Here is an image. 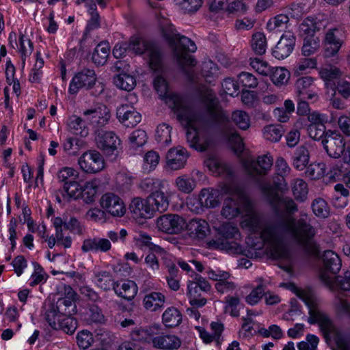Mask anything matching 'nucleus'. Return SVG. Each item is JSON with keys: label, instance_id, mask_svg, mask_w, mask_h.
<instances>
[{"label": "nucleus", "instance_id": "obj_1", "mask_svg": "<svg viewBox=\"0 0 350 350\" xmlns=\"http://www.w3.org/2000/svg\"><path fill=\"white\" fill-rule=\"evenodd\" d=\"M310 215L301 211L299 218L287 215L281 217L275 225L265 226L260 237L271 256L276 258L288 259L291 252L284 243L286 239L311 256L320 254V245L315 239L316 227L312 225Z\"/></svg>", "mask_w": 350, "mask_h": 350}, {"label": "nucleus", "instance_id": "obj_2", "mask_svg": "<svg viewBox=\"0 0 350 350\" xmlns=\"http://www.w3.org/2000/svg\"><path fill=\"white\" fill-rule=\"evenodd\" d=\"M168 99L177 118L186 127V138L189 146L200 152L205 151L208 143L201 142L198 136L200 129L206 124L204 118L188 106L179 95L171 94Z\"/></svg>", "mask_w": 350, "mask_h": 350}, {"label": "nucleus", "instance_id": "obj_3", "mask_svg": "<svg viewBox=\"0 0 350 350\" xmlns=\"http://www.w3.org/2000/svg\"><path fill=\"white\" fill-rule=\"evenodd\" d=\"M163 36L172 50L173 55L182 70L189 79L191 74L187 68H193L197 64L196 59L189 53H194L197 46L190 38L177 33L167 19L163 18L159 22Z\"/></svg>", "mask_w": 350, "mask_h": 350}, {"label": "nucleus", "instance_id": "obj_4", "mask_svg": "<svg viewBox=\"0 0 350 350\" xmlns=\"http://www.w3.org/2000/svg\"><path fill=\"white\" fill-rule=\"evenodd\" d=\"M202 103L206 111L221 129L224 136L234 148L241 149L243 146L242 139L237 131L231 126L228 116L219 106L218 100L211 90H206L202 97Z\"/></svg>", "mask_w": 350, "mask_h": 350}, {"label": "nucleus", "instance_id": "obj_5", "mask_svg": "<svg viewBox=\"0 0 350 350\" xmlns=\"http://www.w3.org/2000/svg\"><path fill=\"white\" fill-rule=\"evenodd\" d=\"M133 49L137 53H145L148 57L150 68L157 73L153 80L155 90L161 97H164L167 93L168 85L165 79L161 75L163 71V57L160 48L152 43L142 42L135 44L133 43Z\"/></svg>", "mask_w": 350, "mask_h": 350}, {"label": "nucleus", "instance_id": "obj_6", "mask_svg": "<svg viewBox=\"0 0 350 350\" xmlns=\"http://www.w3.org/2000/svg\"><path fill=\"white\" fill-rule=\"evenodd\" d=\"M222 191L230 196L224 200L223 204L221 214L224 217L231 219L243 214V211H250L251 201L239 187L225 185Z\"/></svg>", "mask_w": 350, "mask_h": 350}, {"label": "nucleus", "instance_id": "obj_7", "mask_svg": "<svg viewBox=\"0 0 350 350\" xmlns=\"http://www.w3.org/2000/svg\"><path fill=\"white\" fill-rule=\"evenodd\" d=\"M240 238L237 227L230 223L223 224L218 228V237L210 241L211 246L232 254H241L242 247L237 242Z\"/></svg>", "mask_w": 350, "mask_h": 350}, {"label": "nucleus", "instance_id": "obj_8", "mask_svg": "<svg viewBox=\"0 0 350 350\" xmlns=\"http://www.w3.org/2000/svg\"><path fill=\"white\" fill-rule=\"evenodd\" d=\"M310 324L318 323L326 341L333 340L339 350H350V346L344 340L330 319L317 310L310 311Z\"/></svg>", "mask_w": 350, "mask_h": 350}, {"label": "nucleus", "instance_id": "obj_9", "mask_svg": "<svg viewBox=\"0 0 350 350\" xmlns=\"http://www.w3.org/2000/svg\"><path fill=\"white\" fill-rule=\"evenodd\" d=\"M321 144L329 157L338 159L342 156L344 163H350V147L346 148V141L338 131L328 130Z\"/></svg>", "mask_w": 350, "mask_h": 350}, {"label": "nucleus", "instance_id": "obj_10", "mask_svg": "<svg viewBox=\"0 0 350 350\" xmlns=\"http://www.w3.org/2000/svg\"><path fill=\"white\" fill-rule=\"evenodd\" d=\"M323 267L319 273L321 280L327 286H332L336 274L341 268V260L332 250H326L322 257Z\"/></svg>", "mask_w": 350, "mask_h": 350}, {"label": "nucleus", "instance_id": "obj_11", "mask_svg": "<svg viewBox=\"0 0 350 350\" xmlns=\"http://www.w3.org/2000/svg\"><path fill=\"white\" fill-rule=\"evenodd\" d=\"M126 99L128 103L122 104L117 108V118L125 126L134 127L142 120L141 114L133 107L137 102V98L135 94H129Z\"/></svg>", "mask_w": 350, "mask_h": 350}, {"label": "nucleus", "instance_id": "obj_12", "mask_svg": "<svg viewBox=\"0 0 350 350\" xmlns=\"http://www.w3.org/2000/svg\"><path fill=\"white\" fill-rule=\"evenodd\" d=\"M95 142L106 157L117 156L118 146L120 144L118 137L113 131H95Z\"/></svg>", "mask_w": 350, "mask_h": 350}, {"label": "nucleus", "instance_id": "obj_13", "mask_svg": "<svg viewBox=\"0 0 350 350\" xmlns=\"http://www.w3.org/2000/svg\"><path fill=\"white\" fill-rule=\"evenodd\" d=\"M81 170L87 174H96L105 168L103 155L96 150L85 152L78 159Z\"/></svg>", "mask_w": 350, "mask_h": 350}, {"label": "nucleus", "instance_id": "obj_14", "mask_svg": "<svg viewBox=\"0 0 350 350\" xmlns=\"http://www.w3.org/2000/svg\"><path fill=\"white\" fill-rule=\"evenodd\" d=\"M264 192L275 213L280 212V205H282L286 213L290 215L295 214L298 211V206L292 198L289 197L281 198L271 187H265Z\"/></svg>", "mask_w": 350, "mask_h": 350}, {"label": "nucleus", "instance_id": "obj_15", "mask_svg": "<svg viewBox=\"0 0 350 350\" xmlns=\"http://www.w3.org/2000/svg\"><path fill=\"white\" fill-rule=\"evenodd\" d=\"M159 230L167 234H178L186 227V221L183 217L176 214H166L157 219Z\"/></svg>", "mask_w": 350, "mask_h": 350}, {"label": "nucleus", "instance_id": "obj_16", "mask_svg": "<svg viewBox=\"0 0 350 350\" xmlns=\"http://www.w3.org/2000/svg\"><path fill=\"white\" fill-rule=\"evenodd\" d=\"M345 31L341 27L331 28L325 36L324 55L331 57L336 55L345 40Z\"/></svg>", "mask_w": 350, "mask_h": 350}, {"label": "nucleus", "instance_id": "obj_17", "mask_svg": "<svg viewBox=\"0 0 350 350\" xmlns=\"http://www.w3.org/2000/svg\"><path fill=\"white\" fill-rule=\"evenodd\" d=\"M96 75L94 70L84 68L77 72L72 78L70 84L69 92L75 94L79 89L85 88L91 89L96 81Z\"/></svg>", "mask_w": 350, "mask_h": 350}, {"label": "nucleus", "instance_id": "obj_18", "mask_svg": "<svg viewBox=\"0 0 350 350\" xmlns=\"http://www.w3.org/2000/svg\"><path fill=\"white\" fill-rule=\"evenodd\" d=\"M83 116L87 121L97 128L106 125L111 118L110 110L105 105H98L94 108L84 111Z\"/></svg>", "mask_w": 350, "mask_h": 350}, {"label": "nucleus", "instance_id": "obj_19", "mask_svg": "<svg viewBox=\"0 0 350 350\" xmlns=\"http://www.w3.org/2000/svg\"><path fill=\"white\" fill-rule=\"evenodd\" d=\"M100 205L105 211L114 217H122L126 213V207L122 200L116 194L107 193L100 200Z\"/></svg>", "mask_w": 350, "mask_h": 350}, {"label": "nucleus", "instance_id": "obj_20", "mask_svg": "<svg viewBox=\"0 0 350 350\" xmlns=\"http://www.w3.org/2000/svg\"><path fill=\"white\" fill-rule=\"evenodd\" d=\"M245 167L251 175H264L271 170L273 165V158L266 154L259 156L257 160H247L245 162Z\"/></svg>", "mask_w": 350, "mask_h": 350}, {"label": "nucleus", "instance_id": "obj_21", "mask_svg": "<svg viewBox=\"0 0 350 350\" xmlns=\"http://www.w3.org/2000/svg\"><path fill=\"white\" fill-rule=\"evenodd\" d=\"M295 44V36L290 31H285L273 51V56L278 59H284L292 53Z\"/></svg>", "mask_w": 350, "mask_h": 350}, {"label": "nucleus", "instance_id": "obj_22", "mask_svg": "<svg viewBox=\"0 0 350 350\" xmlns=\"http://www.w3.org/2000/svg\"><path fill=\"white\" fill-rule=\"evenodd\" d=\"M55 315L44 314L45 320L53 329L62 330L68 334H72L75 332L77 323L74 318L71 317V315L59 316L60 323L54 320Z\"/></svg>", "mask_w": 350, "mask_h": 350}, {"label": "nucleus", "instance_id": "obj_23", "mask_svg": "<svg viewBox=\"0 0 350 350\" xmlns=\"http://www.w3.org/2000/svg\"><path fill=\"white\" fill-rule=\"evenodd\" d=\"M188 157L189 154L185 148H170L167 153L166 163L170 169L178 170L185 167Z\"/></svg>", "mask_w": 350, "mask_h": 350}, {"label": "nucleus", "instance_id": "obj_24", "mask_svg": "<svg viewBox=\"0 0 350 350\" xmlns=\"http://www.w3.org/2000/svg\"><path fill=\"white\" fill-rule=\"evenodd\" d=\"M111 241L107 238L93 237L83 240L81 250L84 253L101 252L107 253L111 249Z\"/></svg>", "mask_w": 350, "mask_h": 350}, {"label": "nucleus", "instance_id": "obj_25", "mask_svg": "<svg viewBox=\"0 0 350 350\" xmlns=\"http://www.w3.org/2000/svg\"><path fill=\"white\" fill-rule=\"evenodd\" d=\"M129 209L135 218H150L153 216V208H152L148 198L144 200L139 197L132 200Z\"/></svg>", "mask_w": 350, "mask_h": 350}, {"label": "nucleus", "instance_id": "obj_26", "mask_svg": "<svg viewBox=\"0 0 350 350\" xmlns=\"http://www.w3.org/2000/svg\"><path fill=\"white\" fill-rule=\"evenodd\" d=\"M75 308L74 300L70 298L61 297L58 299L55 304L50 303L48 305L44 314H55V311L59 310L61 314L72 315L75 312Z\"/></svg>", "mask_w": 350, "mask_h": 350}, {"label": "nucleus", "instance_id": "obj_27", "mask_svg": "<svg viewBox=\"0 0 350 350\" xmlns=\"http://www.w3.org/2000/svg\"><path fill=\"white\" fill-rule=\"evenodd\" d=\"M152 346L154 348L163 350L178 349L181 345L180 339L174 334H161L153 337Z\"/></svg>", "mask_w": 350, "mask_h": 350}, {"label": "nucleus", "instance_id": "obj_28", "mask_svg": "<svg viewBox=\"0 0 350 350\" xmlns=\"http://www.w3.org/2000/svg\"><path fill=\"white\" fill-rule=\"evenodd\" d=\"M113 290L118 297L128 301L133 299L137 293V286L132 280L116 282Z\"/></svg>", "mask_w": 350, "mask_h": 350}, {"label": "nucleus", "instance_id": "obj_29", "mask_svg": "<svg viewBox=\"0 0 350 350\" xmlns=\"http://www.w3.org/2000/svg\"><path fill=\"white\" fill-rule=\"evenodd\" d=\"M313 79L311 77H304L297 80L295 87L297 96L301 99H317V94L310 90Z\"/></svg>", "mask_w": 350, "mask_h": 350}, {"label": "nucleus", "instance_id": "obj_30", "mask_svg": "<svg viewBox=\"0 0 350 350\" xmlns=\"http://www.w3.org/2000/svg\"><path fill=\"white\" fill-rule=\"evenodd\" d=\"M220 191L218 189L208 187L202 189L200 192L201 204L204 208H213L220 204Z\"/></svg>", "mask_w": 350, "mask_h": 350}, {"label": "nucleus", "instance_id": "obj_31", "mask_svg": "<svg viewBox=\"0 0 350 350\" xmlns=\"http://www.w3.org/2000/svg\"><path fill=\"white\" fill-rule=\"evenodd\" d=\"M165 297L159 292H152L144 296L143 304L144 308L151 312H155L163 307Z\"/></svg>", "mask_w": 350, "mask_h": 350}, {"label": "nucleus", "instance_id": "obj_32", "mask_svg": "<svg viewBox=\"0 0 350 350\" xmlns=\"http://www.w3.org/2000/svg\"><path fill=\"white\" fill-rule=\"evenodd\" d=\"M148 202L153 208V213L155 211L163 213L169 207L168 197L161 189L154 192L153 194H150L148 197Z\"/></svg>", "mask_w": 350, "mask_h": 350}, {"label": "nucleus", "instance_id": "obj_33", "mask_svg": "<svg viewBox=\"0 0 350 350\" xmlns=\"http://www.w3.org/2000/svg\"><path fill=\"white\" fill-rule=\"evenodd\" d=\"M211 328L213 332V334H211L205 329L198 327L197 329L199 332L200 338L206 343H210L213 340H215L217 344L219 343V338L221 334L224 330V325L221 323L212 322L211 323Z\"/></svg>", "mask_w": 350, "mask_h": 350}, {"label": "nucleus", "instance_id": "obj_34", "mask_svg": "<svg viewBox=\"0 0 350 350\" xmlns=\"http://www.w3.org/2000/svg\"><path fill=\"white\" fill-rule=\"evenodd\" d=\"M310 152L305 146H300L296 148L293 157V165L299 171L304 170L308 165Z\"/></svg>", "mask_w": 350, "mask_h": 350}, {"label": "nucleus", "instance_id": "obj_35", "mask_svg": "<svg viewBox=\"0 0 350 350\" xmlns=\"http://www.w3.org/2000/svg\"><path fill=\"white\" fill-rule=\"evenodd\" d=\"M182 314L176 308H167L162 315V322L167 327H176L182 322Z\"/></svg>", "mask_w": 350, "mask_h": 350}, {"label": "nucleus", "instance_id": "obj_36", "mask_svg": "<svg viewBox=\"0 0 350 350\" xmlns=\"http://www.w3.org/2000/svg\"><path fill=\"white\" fill-rule=\"evenodd\" d=\"M199 287L196 284L189 281L187 284V295L189 296V303L194 308H200L204 306L207 300L202 297Z\"/></svg>", "mask_w": 350, "mask_h": 350}, {"label": "nucleus", "instance_id": "obj_37", "mask_svg": "<svg viewBox=\"0 0 350 350\" xmlns=\"http://www.w3.org/2000/svg\"><path fill=\"white\" fill-rule=\"evenodd\" d=\"M319 74L321 77L325 82L326 85L332 88L333 83H336L335 81L339 79L342 72L336 66L327 65L321 69Z\"/></svg>", "mask_w": 350, "mask_h": 350}, {"label": "nucleus", "instance_id": "obj_38", "mask_svg": "<svg viewBox=\"0 0 350 350\" xmlns=\"http://www.w3.org/2000/svg\"><path fill=\"white\" fill-rule=\"evenodd\" d=\"M110 46L108 42H101L94 49L92 53V62L97 66L104 65L108 59Z\"/></svg>", "mask_w": 350, "mask_h": 350}, {"label": "nucleus", "instance_id": "obj_39", "mask_svg": "<svg viewBox=\"0 0 350 350\" xmlns=\"http://www.w3.org/2000/svg\"><path fill=\"white\" fill-rule=\"evenodd\" d=\"M59 191L64 200L70 201L71 199H77L80 196L81 187L77 182L73 180L66 182L62 189H59Z\"/></svg>", "mask_w": 350, "mask_h": 350}, {"label": "nucleus", "instance_id": "obj_40", "mask_svg": "<svg viewBox=\"0 0 350 350\" xmlns=\"http://www.w3.org/2000/svg\"><path fill=\"white\" fill-rule=\"evenodd\" d=\"M189 230L198 239H204L209 232L208 223L201 219H193L189 224Z\"/></svg>", "mask_w": 350, "mask_h": 350}, {"label": "nucleus", "instance_id": "obj_41", "mask_svg": "<svg viewBox=\"0 0 350 350\" xmlns=\"http://www.w3.org/2000/svg\"><path fill=\"white\" fill-rule=\"evenodd\" d=\"M113 83L117 88L128 92L132 90L136 85L135 77L123 72L114 77Z\"/></svg>", "mask_w": 350, "mask_h": 350}, {"label": "nucleus", "instance_id": "obj_42", "mask_svg": "<svg viewBox=\"0 0 350 350\" xmlns=\"http://www.w3.org/2000/svg\"><path fill=\"white\" fill-rule=\"evenodd\" d=\"M269 75L273 83L278 87L286 84L290 78L289 71L283 67L272 68Z\"/></svg>", "mask_w": 350, "mask_h": 350}, {"label": "nucleus", "instance_id": "obj_43", "mask_svg": "<svg viewBox=\"0 0 350 350\" xmlns=\"http://www.w3.org/2000/svg\"><path fill=\"white\" fill-rule=\"evenodd\" d=\"M175 184L180 191L190 193L196 187V180L194 178L184 174L176 178Z\"/></svg>", "mask_w": 350, "mask_h": 350}, {"label": "nucleus", "instance_id": "obj_44", "mask_svg": "<svg viewBox=\"0 0 350 350\" xmlns=\"http://www.w3.org/2000/svg\"><path fill=\"white\" fill-rule=\"evenodd\" d=\"M284 133V130L281 124L267 125L262 130L264 137L271 142L280 141Z\"/></svg>", "mask_w": 350, "mask_h": 350}, {"label": "nucleus", "instance_id": "obj_45", "mask_svg": "<svg viewBox=\"0 0 350 350\" xmlns=\"http://www.w3.org/2000/svg\"><path fill=\"white\" fill-rule=\"evenodd\" d=\"M94 277L96 279V285L100 288L105 291H109L111 288L113 289L116 282L109 271H102L96 272L94 273Z\"/></svg>", "mask_w": 350, "mask_h": 350}, {"label": "nucleus", "instance_id": "obj_46", "mask_svg": "<svg viewBox=\"0 0 350 350\" xmlns=\"http://www.w3.org/2000/svg\"><path fill=\"white\" fill-rule=\"evenodd\" d=\"M292 191L295 200L303 202L307 199L308 185L302 179H295L292 183Z\"/></svg>", "mask_w": 350, "mask_h": 350}, {"label": "nucleus", "instance_id": "obj_47", "mask_svg": "<svg viewBox=\"0 0 350 350\" xmlns=\"http://www.w3.org/2000/svg\"><path fill=\"white\" fill-rule=\"evenodd\" d=\"M289 18L286 14H278L271 18L267 24V28L270 31H280L287 27Z\"/></svg>", "mask_w": 350, "mask_h": 350}, {"label": "nucleus", "instance_id": "obj_48", "mask_svg": "<svg viewBox=\"0 0 350 350\" xmlns=\"http://www.w3.org/2000/svg\"><path fill=\"white\" fill-rule=\"evenodd\" d=\"M233 123L241 130L246 131L250 126V117L244 111L237 110L232 113Z\"/></svg>", "mask_w": 350, "mask_h": 350}, {"label": "nucleus", "instance_id": "obj_49", "mask_svg": "<svg viewBox=\"0 0 350 350\" xmlns=\"http://www.w3.org/2000/svg\"><path fill=\"white\" fill-rule=\"evenodd\" d=\"M251 46L253 51L258 55L265 53L267 49V40L265 36L261 32H256L252 35Z\"/></svg>", "mask_w": 350, "mask_h": 350}, {"label": "nucleus", "instance_id": "obj_50", "mask_svg": "<svg viewBox=\"0 0 350 350\" xmlns=\"http://www.w3.org/2000/svg\"><path fill=\"white\" fill-rule=\"evenodd\" d=\"M311 207L314 214L321 218H326L329 215V207L326 201L321 198L313 200Z\"/></svg>", "mask_w": 350, "mask_h": 350}, {"label": "nucleus", "instance_id": "obj_51", "mask_svg": "<svg viewBox=\"0 0 350 350\" xmlns=\"http://www.w3.org/2000/svg\"><path fill=\"white\" fill-rule=\"evenodd\" d=\"M320 47V40L317 36L304 37L302 53L304 56H310L318 51Z\"/></svg>", "mask_w": 350, "mask_h": 350}, {"label": "nucleus", "instance_id": "obj_52", "mask_svg": "<svg viewBox=\"0 0 350 350\" xmlns=\"http://www.w3.org/2000/svg\"><path fill=\"white\" fill-rule=\"evenodd\" d=\"M163 186V182L157 178H147L142 180L139 185V187L146 193H150V194H153L154 192H156L161 189Z\"/></svg>", "mask_w": 350, "mask_h": 350}, {"label": "nucleus", "instance_id": "obj_53", "mask_svg": "<svg viewBox=\"0 0 350 350\" xmlns=\"http://www.w3.org/2000/svg\"><path fill=\"white\" fill-rule=\"evenodd\" d=\"M152 328H142L135 327L131 332V337L133 340L139 341V342H152Z\"/></svg>", "mask_w": 350, "mask_h": 350}, {"label": "nucleus", "instance_id": "obj_54", "mask_svg": "<svg viewBox=\"0 0 350 350\" xmlns=\"http://www.w3.org/2000/svg\"><path fill=\"white\" fill-rule=\"evenodd\" d=\"M243 214H244V217L241 221L242 227H245L252 230H254L258 226L260 223L259 217L254 212L252 203L250 211H243Z\"/></svg>", "mask_w": 350, "mask_h": 350}, {"label": "nucleus", "instance_id": "obj_55", "mask_svg": "<svg viewBox=\"0 0 350 350\" xmlns=\"http://www.w3.org/2000/svg\"><path fill=\"white\" fill-rule=\"evenodd\" d=\"M172 127L166 124H160L156 131V140L163 145H168L171 142Z\"/></svg>", "mask_w": 350, "mask_h": 350}, {"label": "nucleus", "instance_id": "obj_56", "mask_svg": "<svg viewBox=\"0 0 350 350\" xmlns=\"http://www.w3.org/2000/svg\"><path fill=\"white\" fill-rule=\"evenodd\" d=\"M68 126L70 130L75 135H80L85 137L88 134V131L84 126V122L82 118L72 116L70 118Z\"/></svg>", "mask_w": 350, "mask_h": 350}, {"label": "nucleus", "instance_id": "obj_57", "mask_svg": "<svg viewBox=\"0 0 350 350\" xmlns=\"http://www.w3.org/2000/svg\"><path fill=\"white\" fill-rule=\"evenodd\" d=\"M317 30V23L314 19L306 18L299 25V33L304 37L315 36Z\"/></svg>", "mask_w": 350, "mask_h": 350}, {"label": "nucleus", "instance_id": "obj_58", "mask_svg": "<svg viewBox=\"0 0 350 350\" xmlns=\"http://www.w3.org/2000/svg\"><path fill=\"white\" fill-rule=\"evenodd\" d=\"M306 174L312 179H319L326 174V165L324 163L311 164L307 167Z\"/></svg>", "mask_w": 350, "mask_h": 350}, {"label": "nucleus", "instance_id": "obj_59", "mask_svg": "<svg viewBox=\"0 0 350 350\" xmlns=\"http://www.w3.org/2000/svg\"><path fill=\"white\" fill-rule=\"evenodd\" d=\"M19 43L20 52L21 53L22 58V64L23 66H24L26 57L27 56H29L33 51V43L31 42L29 39L25 38L24 35H21L19 37Z\"/></svg>", "mask_w": 350, "mask_h": 350}, {"label": "nucleus", "instance_id": "obj_60", "mask_svg": "<svg viewBox=\"0 0 350 350\" xmlns=\"http://www.w3.org/2000/svg\"><path fill=\"white\" fill-rule=\"evenodd\" d=\"M77 341L79 347L85 350L94 342L92 334L88 330H82L77 334Z\"/></svg>", "mask_w": 350, "mask_h": 350}, {"label": "nucleus", "instance_id": "obj_61", "mask_svg": "<svg viewBox=\"0 0 350 350\" xmlns=\"http://www.w3.org/2000/svg\"><path fill=\"white\" fill-rule=\"evenodd\" d=\"M307 131L310 137L314 140H322L327 132L325 124H309Z\"/></svg>", "mask_w": 350, "mask_h": 350}, {"label": "nucleus", "instance_id": "obj_62", "mask_svg": "<svg viewBox=\"0 0 350 350\" xmlns=\"http://www.w3.org/2000/svg\"><path fill=\"white\" fill-rule=\"evenodd\" d=\"M317 66L315 58H303L295 65L294 73L296 75H301L307 68H314Z\"/></svg>", "mask_w": 350, "mask_h": 350}, {"label": "nucleus", "instance_id": "obj_63", "mask_svg": "<svg viewBox=\"0 0 350 350\" xmlns=\"http://www.w3.org/2000/svg\"><path fill=\"white\" fill-rule=\"evenodd\" d=\"M57 179L59 182L66 183V182H70V178L77 179L79 177V172L72 167H64L60 169L57 173Z\"/></svg>", "mask_w": 350, "mask_h": 350}, {"label": "nucleus", "instance_id": "obj_64", "mask_svg": "<svg viewBox=\"0 0 350 350\" xmlns=\"http://www.w3.org/2000/svg\"><path fill=\"white\" fill-rule=\"evenodd\" d=\"M129 139L133 148L142 146L147 142V135L144 130H136L131 133Z\"/></svg>", "mask_w": 350, "mask_h": 350}]
</instances>
